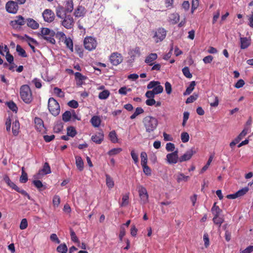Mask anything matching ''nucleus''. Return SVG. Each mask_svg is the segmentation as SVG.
<instances>
[{
    "label": "nucleus",
    "mask_w": 253,
    "mask_h": 253,
    "mask_svg": "<svg viewBox=\"0 0 253 253\" xmlns=\"http://www.w3.org/2000/svg\"><path fill=\"white\" fill-rule=\"evenodd\" d=\"M39 36H41V39L45 40L47 42L54 44L56 42L54 37L55 33L54 31L47 28H42L40 33H38Z\"/></svg>",
    "instance_id": "1"
},
{
    "label": "nucleus",
    "mask_w": 253,
    "mask_h": 253,
    "mask_svg": "<svg viewBox=\"0 0 253 253\" xmlns=\"http://www.w3.org/2000/svg\"><path fill=\"white\" fill-rule=\"evenodd\" d=\"M20 95L22 100L27 104L30 103L33 100L31 88L27 84L22 85L20 87Z\"/></svg>",
    "instance_id": "2"
},
{
    "label": "nucleus",
    "mask_w": 253,
    "mask_h": 253,
    "mask_svg": "<svg viewBox=\"0 0 253 253\" xmlns=\"http://www.w3.org/2000/svg\"><path fill=\"white\" fill-rule=\"evenodd\" d=\"M142 122H143L145 128H146V131L147 133L153 131L157 128V121L154 117L147 116L143 119Z\"/></svg>",
    "instance_id": "3"
},
{
    "label": "nucleus",
    "mask_w": 253,
    "mask_h": 253,
    "mask_svg": "<svg viewBox=\"0 0 253 253\" xmlns=\"http://www.w3.org/2000/svg\"><path fill=\"white\" fill-rule=\"evenodd\" d=\"M97 44L96 39L90 36L85 37L84 41V47L88 51L94 49L97 46Z\"/></svg>",
    "instance_id": "4"
},
{
    "label": "nucleus",
    "mask_w": 253,
    "mask_h": 253,
    "mask_svg": "<svg viewBox=\"0 0 253 253\" xmlns=\"http://www.w3.org/2000/svg\"><path fill=\"white\" fill-rule=\"evenodd\" d=\"M167 31L163 28H159L155 32L153 38L156 43L163 41L166 38Z\"/></svg>",
    "instance_id": "5"
},
{
    "label": "nucleus",
    "mask_w": 253,
    "mask_h": 253,
    "mask_svg": "<svg viewBox=\"0 0 253 253\" xmlns=\"http://www.w3.org/2000/svg\"><path fill=\"white\" fill-rule=\"evenodd\" d=\"M62 22V25L67 29H71L74 25V20L73 17L71 15H67L65 16Z\"/></svg>",
    "instance_id": "6"
},
{
    "label": "nucleus",
    "mask_w": 253,
    "mask_h": 253,
    "mask_svg": "<svg viewBox=\"0 0 253 253\" xmlns=\"http://www.w3.org/2000/svg\"><path fill=\"white\" fill-rule=\"evenodd\" d=\"M26 23L24 17L19 15L16 16V19L11 21L10 25L14 29H17L20 28L21 26L24 25Z\"/></svg>",
    "instance_id": "7"
},
{
    "label": "nucleus",
    "mask_w": 253,
    "mask_h": 253,
    "mask_svg": "<svg viewBox=\"0 0 253 253\" xmlns=\"http://www.w3.org/2000/svg\"><path fill=\"white\" fill-rule=\"evenodd\" d=\"M110 62L114 66L120 64L123 61V57L120 53L114 52L110 56Z\"/></svg>",
    "instance_id": "8"
},
{
    "label": "nucleus",
    "mask_w": 253,
    "mask_h": 253,
    "mask_svg": "<svg viewBox=\"0 0 253 253\" xmlns=\"http://www.w3.org/2000/svg\"><path fill=\"white\" fill-rule=\"evenodd\" d=\"M196 153V151L194 148H192L186 151V153L183 156L179 157V162L188 161L192 157L194 154Z\"/></svg>",
    "instance_id": "9"
},
{
    "label": "nucleus",
    "mask_w": 253,
    "mask_h": 253,
    "mask_svg": "<svg viewBox=\"0 0 253 253\" xmlns=\"http://www.w3.org/2000/svg\"><path fill=\"white\" fill-rule=\"evenodd\" d=\"M5 8L8 12L15 14L18 9L17 2L14 1H9L6 3Z\"/></svg>",
    "instance_id": "10"
},
{
    "label": "nucleus",
    "mask_w": 253,
    "mask_h": 253,
    "mask_svg": "<svg viewBox=\"0 0 253 253\" xmlns=\"http://www.w3.org/2000/svg\"><path fill=\"white\" fill-rule=\"evenodd\" d=\"M42 17L45 21L50 23L54 20L55 15L54 12L51 10L46 9L43 11Z\"/></svg>",
    "instance_id": "11"
},
{
    "label": "nucleus",
    "mask_w": 253,
    "mask_h": 253,
    "mask_svg": "<svg viewBox=\"0 0 253 253\" xmlns=\"http://www.w3.org/2000/svg\"><path fill=\"white\" fill-rule=\"evenodd\" d=\"M48 111H60V106L57 101L53 97H50L48 101Z\"/></svg>",
    "instance_id": "12"
},
{
    "label": "nucleus",
    "mask_w": 253,
    "mask_h": 253,
    "mask_svg": "<svg viewBox=\"0 0 253 253\" xmlns=\"http://www.w3.org/2000/svg\"><path fill=\"white\" fill-rule=\"evenodd\" d=\"M166 160L169 164H175L178 162V157H177V151L176 150L172 153H169L166 155Z\"/></svg>",
    "instance_id": "13"
},
{
    "label": "nucleus",
    "mask_w": 253,
    "mask_h": 253,
    "mask_svg": "<svg viewBox=\"0 0 253 253\" xmlns=\"http://www.w3.org/2000/svg\"><path fill=\"white\" fill-rule=\"evenodd\" d=\"M3 181H4V182L6 183V185H7L9 188L12 190L19 189L18 187H17L14 182L10 180L9 176L6 174L3 175Z\"/></svg>",
    "instance_id": "14"
},
{
    "label": "nucleus",
    "mask_w": 253,
    "mask_h": 253,
    "mask_svg": "<svg viewBox=\"0 0 253 253\" xmlns=\"http://www.w3.org/2000/svg\"><path fill=\"white\" fill-rule=\"evenodd\" d=\"M158 58L157 53H152L147 56L145 59V62L149 66H152L154 64V61Z\"/></svg>",
    "instance_id": "15"
},
{
    "label": "nucleus",
    "mask_w": 253,
    "mask_h": 253,
    "mask_svg": "<svg viewBox=\"0 0 253 253\" xmlns=\"http://www.w3.org/2000/svg\"><path fill=\"white\" fill-rule=\"evenodd\" d=\"M67 13L66 9L61 6L59 5L56 8V15L58 18L63 19L67 15Z\"/></svg>",
    "instance_id": "16"
},
{
    "label": "nucleus",
    "mask_w": 253,
    "mask_h": 253,
    "mask_svg": "<svg viewBox=\"0 0 253 253\" xmlns=\"http://www.w3.org/2000/svg\"><path fill=\"white\" fill-rule=\"evenodd\" d=\"M240 47L242 49L247 48L251 45V40L246 38H240Z\"/></svg>",
    "instance_id": "17"
},
{
    "label": "nucleus",
    "mask_w": 253,
    "mask_h": 253,
    "mask_svg": "<svg viewBox=\"0 0 253 253\" xmlns=\"http://www.w3.org/2000/svg\"><path fill=\"white\" fill-rule=\"evenodd\" d=\"M103 138H104V135H103L102 132H99L91 136V140L97 144H101L103 141Z\"/></svg>",
    "instance_id": "18"
},
{
    "label": "nucleus",
    "mask_w": 253,
    "mask_h": 253,
    "mask_svg": "<svg viewBox=\"0 0 253 253\" xmlns=\"http://www.w3.org/2000/svg\"><path fill=\"white\" fill-rule=\"evenodd\" d=\"M25 38L26 39V41L28 43V45L31 47V48L32 49V51L34 52H36L35 47V46L34 45H33L31 44V43L38 44V42L35 39H34L33 38H31L30 37H29L27 35H25L24 37L22 38V39H24Z\"/></svg>",
    "instance_id": "19"
},
{
    "label": "nucleus",
    "mask_w": 253,
    "mask_h": 253,
    "mask_svg": "<svg viewBox=\"0 0 253 253\" xmlns=\"http://www.w3.org/2000/svg\"><path fill=\"white\" fill-rule=\"evenodd\" d=\"M179 15L177 13H173L169 15V21L171 24L174 25L179 21Z\"/></svg>",
    "instance_id": "20"
},
{
    "label": "nucleus",
    "mask_w": 253,
    "mask_h": 253,
    "mask_svg": "<svg viewBox=\"0 0 253 253\" xmlns=\"http://www.w3.org/2000/svg\"><path fill=\"white\" fill-rule=\"evenodd\" d=\"M35 124H36V128L37 131L41 132L43 129V121L40 118L36 117L35 118Z\"/></svg>",
    "instance_id": "21"
},
{
    "label": "nucleus",
    "mask_w": 253,
    "mask_h": 253,
    "mask_svg": "<svg viewBox=\"0 0 253 253\" xmlns=\"http://www.w3.org/2000/svg\"><path fill=\"white\" fill-rule=\"evenodd\" d=\"M75 165L79 170L81 171L84 169V162L80 156H75Z\"/></svg>",
    "instance_id": "22"
},
{
    "label": "nucleus",
    "mask_w": 253,
    "mask_h": 253,
    "mask_svg": "<svg viewBox=\"0 0 253 253\" xmlns=\"http://www.w3.org/2000/svg\"><path fill=\"white\" fill-rule=\"evenodd\" d=\"M27 25L28 27L34 30L37 29L39 27V23L32 18L27 19Z\"/></svg>",
    "instance_id": "23"
},
{
    "label": "nucleus",
    "mask_w": 253,
    "mask_h": 253,
    "mask_svg": "<svg viewBox=\"0 0 253 253\" xmlns=\"http://www.w3.org/2000/svg\"><path fill=\"white\" fill-rule=\"evenodd\" d=\"M85 14L84 8L82 6H79L77 9L75 10L74 15L76 17H80L84 16Z\"/></svg>",
    "instance_id": "24"
},
{
    "label": "nucleus",
    "mask_w": 253,
    "mask_h": 253,
    "mask_svg": "<svg viewBox=\"0 0 253 253\" xmlns=\"http://www.w3.org/2000/svg\"><path fill=\"white\" fill-rule=\"evenodd\" d=\"M64 40V43L67 48H68L71 52H73L74 51V46L72 40L70 37L66 38Z\"/></svg>",
    "instance_id": "25"
},
{
    "label": "nucleus",
    "mask_w": 253,
    "mask_h": 253,
    "mask_svg": "<svg viewBox=\"0 0 253 253\" xmlns=\"http://www.w3.org/2000/svg\"><path fill=\"white\" fill-rule=\"evenodd\" d=\"M90 124L94 127H98L100 125V119L97 116H94L90 119Z\"/></svg>",
    "instance_id": "26"
},
{
    "label": "nucleus",
    "mask_w": 253,
    "mask_h": 253,
    "mask_svg": "<svg viewBox=\"0 0 253 253\" xmlns=\"http://www.w3.org/2000/svg\"><path fill=\"white\" fill-rule=\"evenodd\" d=\"M12 131L13 135L16 136L18 135L19 132V122L16 120L12 123Z\"/></svg>",
    "instance_id": "27"
},
{
    "label": "nucleus",
    "mask_w": 253,
    "mask_h": 253,
    "mask_svg": "<svg viewBox=\"0 0 253 253\" xmlns=\"http://www.w3.org/2000/svg\"><path fill=\"white\" fill-rule=\"evenodd\" d=\"M211 212L213 216H219L220 213L222 212L218 206L216 205V203H213V207L211 208Z\"/></svg>",
    "instance_id": "28"
},
{
    "label": "nucleus",
    "mask_w": 253,
    "mask_h": 253,
    "mask_svg": "<svg viewBox=\"0 0 253 253\" xmlns=\"http://www.w3.org/2000/svg\"><path fill=\"white\" fill-rule=\"evenodd\" d=\"M106 185L108 188L111 189L114 186V182L112 178L108 174H106Z\"/></svg>",
    "instance_id": "29"
},
{
    "label": "nucleus",
    "mask_w": 253,
    "mask_h": 253,
    "mask_svg": "<svg viewBox=\"0 0 253 253\" xmlns=\"http://www.w3.org/2000/svg\"><path fill=\"white\" fill-rule=\"evenodd\" d=\"M41 172H42L45 174L50 173V167H49V164L47 163L44 164L42 169L40 170L37 175H39Z\"/></svg>",
    "instance_id": "30"
},
{
    "label": "nucleus",
    "mask_w": 253,
    "mask_h": 253,
    "mask_svg": "<svg viewBox=\"0 0 253 253\" xmlns=\"http://www.w3.org/2000/svg\"><path fill=\"white\" fill-rule=\"evenodd\" d=\"M196 85V82L195 81H192L188 87L186 88L185 91L184 93V94L189 95L190 94L192 91L194 90L195 86Z\"/></svg>",
    "instance_id": "31"
},
{
    "label": "nucleus",
    "mask_w": 253,
    "mask_h": 253,
    "mask_svg": "<svg viewBox=\"0 0 253 253\" xmlns=\"http://www.w3.org/2000/svg\"><path fill=\"white\" fill-rule=\"evenodd\" d=\"M77 134L75 128L73 126H70L67 127V135L69 137H74Z\"/></svg>",
    "instance_id": "32"
},
{
    "label": "nucleus",
    "mask_w": 253,
    "mask_h": 253,
    "mask_svg": "<svg viewBox=\"0 0 253 253\" xmlns=\"http://www.w3.org/2000/svg\"><path fill=\"white\" fill-rule=\"evenodd\" d=\"M213 224L220 227L223 222V218L220 217L219 215H213Z\"/></svg>",
    "instance_id": "33"
},
{
    "label": "nucleus",
    "mask_w": 253,
    "mask_h": 253,
    "mask_svg": "<svg viewBox=\"0 0 253 253\" xmlns=\"http://www.w3.org/2000/svg\"><path fill=\"white\" fill-rule=\"evenodd\" d=\"M189 179L188 176H185L183 173H180L177 175L176 181L178 183H180L182 181H187Z\"/></svg>",
    "instance_id": "34"
},
{
    "label": "nucleus",
    "mask_w": 253,
    "mask_h": 253,
    "mask_svg": "<svg viewBox=\"0 0 253 253\" xmlns=\"http://www.w3.org/2000/svg\"><path fill=\"white\" fill-rule=\"evenodd\" d=\"M123 149L121 148H116L112 149L108 152V155L109 156H113L115 155H117L118 154L120 153Z\"/></svg>",
    "instance_id": "35"
},
{
    "label": "nucleus",
    "mask_w": 253,
    "mask_h": 253,
    "mask_svg": "<svg viewBox=\"0 0 253 253\" xmlns=\"http://www.w3.org/2000/svg\"><path fill=\"white\" fill-rule=\"evenodd\" d=\"M108 137H109V139H110L112 143H116L118 142V137H117V134L114 130L111 131L109 132Z\"/></svg>",
    "instance_id": "36"
},
{
    "label": "nucleus",
    "mask_w": 253,
    "mask_h": 253,
    "mask_svg": "<svg viewBox=\"0 0 253 253\" xmlns=\"http://www.w3.org/2000/svg\"><path fill=\"white\" fill-rule=\"evenodd\" d=\"M16 49L19 55L21 57H26L27 56L26 51L20 45H17Z\"/></svg>",
    "instance_id": "37"
},
{
    "label": "nucleus",
    "mask_w": 253,
    "mask_h": 253,
    "mask_svg": "<svg viewBox=\"0 0 253 253\" xmlns=\"http://www.w3.org/2000/svg\"><path fill=\"white\" fill-rule=\"evenodd\" d=\"M57 252L59 253H67V247L65 244H61L57 247Z\"/></svg>",
    "instance_id": "38"
},
{
    "label": "nucleus",
    "mask_w": 253,
    "mask_h": 253,
    "mask_svg": "<svg viewBox=\"0 0 253 253\" xmlns=\"http://www.w3.org/2000/svg\"><path fill=\"white\" fill-rule=\"evenodd\" d=\"M53 92L58 97L63 98L65 96L64 92L61 90V89L55 87L53 88Z\"/></svg>",
    "instance_id": "39"
},
{
    "label": "nucleus",
    "mask_w": 253,
    "mask_h": 253,
    "mask_svg": "<svg viewBox=\"0 0 253 253\" xmlns=\"http://www.w3.org/2000/svg\"><path fill=\"white\" fill-rule=\"evenodd\" d=\"M19 181L22 183H25L27 181V173L24 171V168H22V174H21L20 178H19Z\"/></svg>",
    "instance_id": "40"
},
{
    "label": "nucleus",
    "mask_w": 253,
    "mask_h": 253,
    "mask_svg": "<svg viewBox=\"0 0 253 253\" xmlns=\"http://www.w3.org/2000/svg\"><path fill=\"white\" fill-rule=\"evenodd\" d=\"M128 204V193L126 194L122 197V202L121 203V207H125Z\"/></svg>",
    "instance_id": "41"
},
{
    "label": "nucleus",
    "mask_w": 253,
    "mask_h": 253,
    "mask_svg": "<svg viewBox=\"0 0 253 253\" xmlns=\"http://www.w3.org/2000/svg\"><path fill=\"white\" fill-rule=\"evenodd\" d=\"M110 95V92L108 90H104L99 93L98 97L101 99H107Z\"/></svg>",
    "instance_id": "42"
},
{
    "label": "nucleus",
    "mask_w": 253,
    "mask_h": 253,
    "mask_svg": "<svg viewBox=\"0 0 253 253\" xmlns=\"http://www.w3.org/2000/svg\"><path fill=\"white\" fill-rule=\"evenodd\" d=\"M63 128V125L61 122H57L56 125H55L54 127H53V130H54V132L59 133L62 130V128Z\"/></svg>",
    "instance_id": "43"
},
{
    "label": "nucleus",
    "mask_w": 253,
    "mask_h": 253,
    "mask_svg": "<svg viewBox=\"0 0 253 253\" xmlns=\"http://www.w3.org/2000/svg\"><path fill=\"white\" fill-rule=\"evenodd\" d=\"M141 165H147V154L144 151L141 153Z\"/></svg>",
    "instance_id": "44"
},
{
    "label": "nucleus",
    "mask_w": 253,
    "mask_h": 253,
    "mask_svg": "<svg viewBox=\"0 0 253 253\" xmlns=\"http://www.w3.org/2000/svg\"><path fill=\"white\" fill-rule=\"evenodd\" d=\"M75 49L76 52L79 55L80 57H83L84 56V49L80 45H75Z\"/></svg>",
    "instance_id": "45"
},
{
    "label": "nucleus",
    "mask_w": 253,
    "mask_h": 253,
    "mask_svg": "<svg viewBox=\"0 0 253 253\" xmlns=\"http://www.w3.org/2000/svg\"><path fill=\"white\" fill-rule=\"evenodd\" d=\"M183 75L187 78L190 79L192 77V74L190 73L189 69L188 67H184L182 70Z\"/></svg>",
    "instance_id": "46"
},
{
    "label": "nucleus",
    "mask_w": 253,
    "mask_h": 253,
    "mask_svg": "<svg viewBox=\"0 0 253 253\" xmlns=\"http://www.w3.org/2000/svg\"><path fill=\"white\" fill-rule=\"evenodd\" d=\"M141 167H142V170H143V172H144L146 175H151V168H150V167H149L147 165H141Z\"/></svg>",
    "instance_id": "47"
},
{
    "label": "nucleus",
    "mask_w": 253,
    "mask_h": 253,
    "mask_svg": "<svg viewBox=\"0 0 253 253\" xmlns=\"http://www.w3.org/2000/svg\"><path fill=\"white\" fill-rule=\"evenodd\" d=\"M189 138V134L187 132H182L180 134V139H181V142L183 143L187 142Z\"/></svg>",
    "instance_id": "48"
},
{
    "label": "nucleus",
    "mask_w": 253,
    "mask_h": 253,
    "mask_svg": "<svg viewBox=\"0 0 253 253\" xmlns=\"http://www.w3.org/2000/svg\"><path fill=\"white\" fill-rule=\"evenodd\" d=\"M248 191V188L244 187L243 189L238 190L235 193L233 194V195H238L240 197L243 196V195H245L246 193Z\"/></svg>",
    "instance_id": "49"
},
{
    "label": "nucleus",
    "mask_w": 253,
    "mask_h": 253,
    "mask_svg": "<svg viewBox=\"0 0 253 253\" xmlns=\"http://www.w3.org/2000/svg\"><path fill=\"white\" fill-rule=\"evenodd\" d=\"M153 91L155 94L161 93L163 91V87L159 84L153 89Z\"/></svg>",
    "instance_id": "50"
},
{
    "label": "nucleus",
    "mask_w": 253,
    "mask_h": 253,
    "mask_svg": "<svg viewBox=\"0 0 253 253\" xmlns=\"http://www.w3.org/2000/svg\"><path fill=\"white\" fill-rule=\"evenodd\" d=\"M131 89L130 88H127L126 86H123L121 87L118 91L119 94L125 95L127 94V91H130Z\"/></svg>",
    "instance_id": "51"
},
{
    "label": "nucleus",
    "mask_w": 253,
    "mask_h": 253,
    "mask_svg": "<svg viewBox=\"0 0 253 253\" xmlns=\"http://www.w3.org/2000/svg\"><path fill=\"white\" fill-rule=\"evenodd\" d=\"M7 106L11 111H17L18 108L16 104L13 101H10L6 103Z\"/></svg>",
    "instance_id": "52"
},
{
    "label": "nucleus",
    "mask_w": 253,
    "mask_h": 253,
    "mask_svg": "<svg viewBox=\"0 0 253 253\" xmlns=\"http://www.w3.org/2000/svg\"><path fill=\"white\" fill-rule=\"evenodd\" d=\"M60 197L57 195H55L54 197H53V199H52V204H53V206L57 207L60 204Z\"/></svg>",
    "instance_id": "53"
},
{
    "label": "nucleus",
    "mask_w": 253,
    "mask_h": 253,
    "mask_svg": "<svg viewBox=\"0 0 253 253\" xmlns=\"http://www.w3.org/2000/svg\"><path fill=\"white\" fill-rule=\"evenodd\" d=\"M130 156H131V158H132L134 163H135V165H137L139 161V159H138V155L135 153L134 150H132L130 151Z\"/></svg>",
    "instance_id": "54"
},
{
    "label": "nucleus",
    "mask_w": 253,
    "mask_h": 253,
    "mask_svg": "<svg viewBox=\"0 0 253 253\" xmlns=\"http://www.w3.org/2000/svg\"><path fill=\"white\" fill-rule=\"evenodd\" d=\"M70 237H71V240L75 243H79V239L76 236L75 232L72 229H70Z\"/></svg>",
    "instance_id": "55"
},
{
    "label": "nucleus",
    "mask_w": 253,
    "mask_h": 253,
    "mask_svg": "<svg viewBox=\"0 0 253 253\" xmlns=\"http://www.w3.org/2000/svg\"><path fill=\"white\" fill-rule=\"evenodd\" d=\"M71 118V112H64L63 114V120L65 122L69 121Z\"/></svg>",
    "instance_id": "56"
},
{
    "label": "nucleus",
    "mask_w": 253,
    "mask_h": 253,
    "mask_svg": "<svg viewBox=\"0 0 253 253\" xmlns=\"http://www.w3.org/2000/svg\"><path fill=\"white\" fill-rule=\"evenodd\" d=\"M159 84H160V83L158 81H151L148 84L147 87L148 89L154 88Z\"/></svg>",
    "instance_id": "57"
},
{
    "label": "nucleus",
    "mask_w": 253,
    "mask_h": 253,
    "mask_svg": "<svg viewBox=\"0 0 253 253\" xmlns=\"http://www.w3.org/2000/svg\"><path fill=\"white\" fill-rule=\"evenodd\" d=\"M27 219L23 218L22 220H21L20 225H19V228L21 230H24L27 228Z\"/></svg>",
    "instance_id": "58"
},
{
    "label": "nucleus",
    "mask_w": 253,
    "mask_h": 253,
    "mask_svg": "<svg viewBox=\"0 0 253 253\" xmlns=\"http://www.w3.org/2000/svg\"><path fill=\"white\" fill-rule=\"evenodd\" d=\"M67 12H71L73 9V4L72 2L67 1L66 8H65Z\"/></svg>",
    "instance_id": "59"
},
{
    "label": "nucleus",
    "mask_w": 253,
    "mask_h": 253,
    "mask_svg": "<svg viewBox=\"0 0 253 253\" xmlns=\"http://www.w3.org/2000/svg\"><path fill=\"white\" fill-rule=\"evenodd\" d=\"M68 105L70 107L75 108V109L77 108L79 106L78 102L75 100H72L69 101L68 103Z\"/></svg>",
    "instance_id": "60"
},
{
    "label": "nucleus",
    "mask_w": 253,
    "mask_h": 253,
    "mask_svg": "<svg viewBox=\"0 0 253 253\" xmlns=\"http://www.w3.org/2000/svg\"><path fill=\"white\" fill-rule=\"evenodd\" d=\"M75 79L77 80H79V81H82L83 80H84L86 79V77L83 76L80 72H76L75 73Z\"/></svg>",
    "instance_id": "61"
},
{
    "label": "nucleus",
    "mask_w": 253,
    "mask_h": 253,
    "mask_svg": "<svg viewBox=\"0 0 253 253\" xmlns=\"http://www.w3.org/2000/svg\"><path fill=\"white\" fill-rule=\"evenodd\" d=\"M245 84V82L242 79H240L234 85V87L236 88H240L243 86Z\"/></svg>",
    "instance_id": "62"
},
{
    "label": "nucleus",
    "mask_w": 253,
    "mask_h": 253,
    "mask_svg": "<svg viewBox=\"0 0 253 253\" xmlns=\"http://www.w3.org/2000/svg\"><path fill=\"white\" fill-rule=\"evenodd\" d=\"M139 197L141 198V203L145 204L148 202V194L139 195Z\"/></svg>",
    "instance_id": "63"
},
{
    "label": "nucleus",
    "mask_w": 253,
    "mask_h": 253,
    "mask_svg": "<svg viewBox=\"0 0 253 253\" xmlns=\"http://www.w3.org/2000/svg\"><path fill=\"white\" fill-rule=\"evenodd\" d=\"M248 19L249 21V25L250 27L253 28V12H252V13L247 15Z\"/></svg>",
    "instance_id": "64"
}]
</instances>
